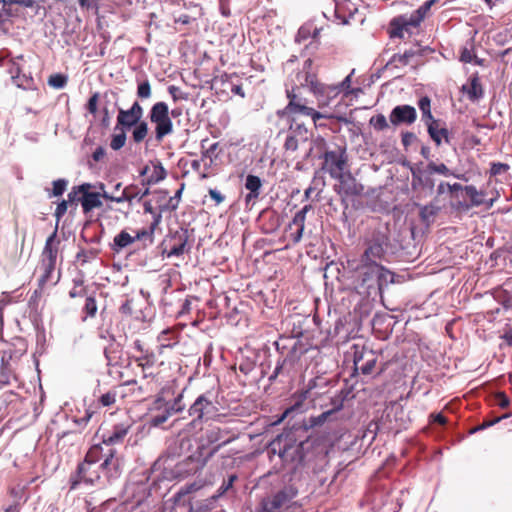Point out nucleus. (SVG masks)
Returning <instances> with one entry per match:
<instances>
[{
    "label": "nucleus",
    "instance_id": "51",
    "mask_svg": "<svg viewBox=\"0 0 512 512\" xmlns=\"http://www.w3.org/2000/svg\"><path fill=\"white\" fill-rule=\"evenodd\" d=\"M67 83V77L62 74H53L48 79V84L54 88H63Z\"/></svg>",
    "mask_w": 512,
    "mask_h": 512
},
{
    "label": "nucleus",
    "instance_id": "33",
    "mask_svg": "<svg viewBox=\"0 0 512 512\" xmlns=\"http://www.w3.org/2000/svg\"><path fill=\"white\" fill-rule=\"evenodd\" d=\"M418 107L422 113V121L428 126L432 122H436L438 119H435L431 112V100L429 97L424 96L419 99Z\"/></svg>",
    "mask_w": 512,
    "mask_h": 512
},
{
    "label": "nucleus",
    "instance_id": "20",
    "mask_svg": "<svg viewBox=\"0 0 512 512\" xmlns=\"http://www.w3.org/2000/svg\"><path fill=\"white\" fill-rule=\"evenodd\" d=\"M187 234L186 232H176L169 239H166L163 244L165 245V250L167 251V256H181L185 252V247L187 244Z\"/></svg>",
    "mask_w": 512,
    "mask_h": 512
},
{
    "label": "nucleus",
    "instance_id": "19",
    "mask_svg": "<svg viewBox=\"0 0 512 512\" xmlns=\"http://www.w3.org/2000/svg\"><path fill=\"white\" fill-rule=\"evenodd\" d=\"M126 128H128V111L120 110L118 115V125L115 127V132L112 135L110 143L113 150H119L125 145Z\"/></svg>",
    "mask_w": 512,
    "mask_h": 512
},
{
    "label": "nucleus",
    "instance_id": "43",
    "mask_svg": "<svg viewBox=\"0 0 512 512\" xmlns=\"http://www.w3.org/2000/svg\"><path fill=\"white\" fill-rule=\"evenodd\" d=\"M369 124L376 131H383L389 128V123L383 114H377L370 118Z\"/></svg>",
    "mask_w": 512,
    "mask_h": 512
},
{
    "label": "nucleus",
    "instance_id": "10",
    "mask_svg": "<svg viewBox=\"0 0 512 512\" xmlns=\"http://www.w3.org/2000/svg\"><path fill=\"white\" fill-rule=\"evenodd\" d=\"M188 413L193 417L191 425L196 426L202 424L204 421L213 419L218 413V408L209 398L208 394H201L190 406Z\"/></svg>",
    "mask_w": 512,
    "mask_h": 512
},
{
    "label": "nucleus",
    "instance_id": "14",
    "mask_svg": "<svg viewBox=\"0 0 512 512\" xmlns=\"http://www.w3.org/2000/svg\"><path fill=\"white\" fill-rule=\"evenodd\" d=\"M323 160L322 169L328 172L333 179L346 173L347 155L345 151H326Z\"/></svg>",
    "mask_w": 512,
    "mask_h": 512
},
{
    "label": "nucleus",
    "instance_id": "61",
    "mask_svg": "<svg viewBox=\"0 0 512 512\" xmlns=\"http://www.w3.org/2000/svg\"><path fill=\"white\" fill-rule=\"evenodd\" d=\"M341 93L337 84H327V106Z\"/></svg>",
    "mask_w": 512,
    "mask_h": 512
},
{
    "label": "nucleus",
    "instance_id": "40",
    "mask_svg": "<svg viewBox=\"0 0 512 512\" xmlns=\"http://www.w3.org/2000/svg\"><path fill=\"white\" fill-rule=\"evenodd\" d=\"M333 404L335 405V408L326 412H323L321 415H319L316 418L312 419L313 425H321L323 424L327 418L335 411H338L343 406V397H338L336 400H333Z\"/></svg>",
    "mask_w": 512,
    "mask_h": 512
},
{
    "label": "nucleus",
    "instance_id": "49",
    "mask_svg": "<svg viewBox=\"0 0 512 512\" xmlns=\"http://www.w3.org/2000/svg\"><path fill=\"white\" fill-rule=\"evenodd\" d=\"M237 476L232 474L229 476L227 481H224L222 485L218 488L216 495L213 496L214 499H217L223 496L229 489L233 487L234 482L236 481Z\"/></svg>",
    "mask_w": 512,
    "mask_h": 512
},
{
    "label": "nucleus",
    "instance_id": "18",
    "mask_svg": "<svg viewBox=\"0 0 512 512\" xmlns=\"http://www.w3.org/2000/svg\"><path fill=\"white\" fill-rule=\"evenodd\" d=\"M112 261L111 272L108 280L113 282L115 285L124 287L128 282V264L126 263V257L123 261L121 257L113 255Z\"/></svg>",
    "mask_w": 512,
    "mask_h": 512
},
{
    "label": "nucleus",
    "instance_id": "36",
    "mask_svg": "<svg viewBox=\"0 0 512 512\" xmlns=\"http://www.w3.org/2000/svg\"><path fill=\"white\" fill-rule=\"evenodd\" d=\"M167 117H169V108L165 102H157L152 106L149 115L150 120Z\"/></svg>",
    "mask_w": 512,
    "mask_h": 512
},
{
    "label": "nucleus",
    "instance_id": "4",
    "mask_svg": "<svg viewBox=\"0 0 512 512\" xmlns=\"http://www.w3.org/2000/svg\"><path fill=\"white\" fill-rule=\"evenodd\" d=\"M388 272L382 264L363 263L360 261L359 265L354 268L355 288L359 293L369 294L370 289L381 286V282L386 280L385 275Z\"/></svg>",
    "mask_w": 512,
    "mask_h": 512
},
{
    "label": "nucleus",
    "instance_id": "23",
    "mask_svg": "<svg viewBox=\"0 0 512 512\" xmlns=\"http://www.w3.org/2000/svg\"><path fill=\"white\" fill-rule=\"evenodd\" d=\"M427 131L437 146H440L443 140L447 144L450 143L449 131L444 126V123L441 122V120H437L436 122L429 124L427 126Z\"/></svg>",
    "mask_w": 512,
    "mask_h": 512
},
{
    "label": "nucleus",
    "instance_id": "7",
    "mask_svg": "<svg viewBox=\"0 0 512 512\" xmlns=\"http://www.w3.org/2000/svg\"><path fill=\"white\" fill-rule=\"evenodd\" d=\"M27 350L26 342L18 337L13 340L11 345L0 354V389L10 385L12 378H15L11 368L10 361L13 358L22 356Z\"/></svg>",
    "mask_w": 512,
    "mask_h": 512
},
{
    "label": "nucleus",
    "instance_id": "6",
    "mask_svg": "<svg viewBox=\"0 0 512 512\" xmlns=\"http://www.w3.org/2000/svg\"><path fill=\"white\" fill-rule=\"evenodd\" d=\"M364 243L366 248L361 255L360 261L363 263L381 264L385 259L386 247L389 243L387 229L376 227L366 236Z\"/></svg>",
    "mask_w": 512,
    "mask_h": 512
},
{
    "label": "nucleus",
    "instance_id": "47",
    "mask_svg": "<svg viewBox=\"0 0 512 512\" xmlns=\"http://www.w3.org/2000/svg\"><path fill=\"white\" fill-rule=\"evenodd\" d=\"M83 312L88 317H95L97 313V303L94 297L87 296L85 300V305L83 307Z\"/></svg>",
    "mask_w": 512,
    "mask_h": 512
},
{
    "label": "nucleus",
    "instance_id": "39",
    "mask_svg": "<svg viewBox=\"0 0 512 512\" xmlns=\"http://www.w3.org/2000/svg\"><path fill=\"white\" fill-rule=\"evenodd\" d=\"M207 141V138L201 141V160H204L205 158H210L211 162H213V160L217 159L218 157L217 150L219 148V143L215 142L211 144L208 148H206L205 143Z\"/></svg>",
    "mask_w": 512,
    "mask_h": 512
},
{
    "label": "nucleus",
    "instance_id": "41",
    "mask_svg": "<svg viewBox=\"0 0 512 512\" xmlns=\"http://www.w3.org/2000/svg\"><path fill=\"white\" fill-rule=\"evenodd\" d=\"M86 188H91V185L88 183L82 184L77 187H73L71 192L68 194V202L70 205L77 206L78 203H81V196H83V192Z\"/></svg>",
    "mask_w": 512,
    "mask_h": 512
},
{
    "label": "nucleus",
    "instance_id": "45",
    "mask_svg": "<svg viewBox=\"0 0 512 512\" xmlns=\"http://www.w3.org/2000/svg\"><path fill=\"white\" fill-rule=\"evenodd\" d=\"M427 170L431 174L437 173V174L444 175L446 177L453 175L451 170L444 163L436 164L434 162H430L427 165Z\"/></svg>",
    "mask_w": 512,
    "mask_h": 512
},
{
    "label": "nucleus",
    "instance_id": "27",
    "mask_svg": "<svg viewBox=\"0 0 512 512\" xmlns=\"http://www.w3.org/2000/svg\"><path fill=\"white\" fill-rule=\"evenodd\" d=\"M108 196V194H99L97 192H92L91 188H86L83 192V196H81V205L84 213H89L94 208H98L102 206V202L100 196Z\"/></svg>",
    "mask_w": 512,
    "mask_h": 512
},
{
    "label": "nucleus",
    "instance_id": "34",
    "mask_svg": "<svg viewBox=\"0 0 512 512\" xmlns=\"http://www.w3.org/2000/svg\"><path fill=\"white\" fill-rule=\"evenodd\" d=\"M128 432V426L120 424L114 427L113 431L104 439V443L108 445L123 442Z\"/></svg>",
    "mask_w": 512,
    "mask_h": 512
},
{
    "label": "nucleus",
    "instance_id": "35",
    "mask_svg": "<svg viewBox=\"0 0 512 512\" xmlns=\"http://www.w3.org/2000/svg\"><path fill=\"white\" fill-rule=\"evenodd\" d=\"M464 191L466 195L470 198L471 204L466 205V208L472 207V206H480L484 204V191H478L475 186L473 185H467L464 187Z\"/></svg>",
    "mask_w": 512,
    "mask_h": 512
},
{
    "label": "nucleus",
    "instance_id": "24",
    "mask_svg": "<svg viewBox=\"0 0 512 512\" xmlns=\"http://www.w3.org/2000/svg\"><path fill=\"white\" fill-rule=\"evenodd\" d=\"M205 465V461L201 462L199 458L189 456L176 466L177 473L181 476H188L197 473Z\"/></svg>",
    "mask_w": 512,
    "mask_h": 512
},
{
    "label": "nucleus",
    "instance_id": "38",
    "mask_svg": "<svg viewBox=\"0 0 512 512\" xmlns=\"http://www.w3.org/2000/svg\"><path fill=\"white\" fill-rule=\"evenodd\" d=\"M312 209L310 204L305 205L301 210H299L293 217L291 223L289 224V228L292 226H296L298 229H305V221L306 214Z\"/></svg>",
    "mask_w": 512,
    "mask_h": 512
},
{
    "label": "nucleus",
    "instance_id": "37",
    "mask_svg": "<svg viewBox=\"0 0 512 512\" xmlns=\"http://www.w3.org/2000/svg\"><path fill=\"white\" fill-rule=\"evenodd\" d=\"M132 127H133L132 138H133L134 142H136V143L142 142L148 134L147 122L139 120V122H137V124H134V126H132Z\"/></svg>",
    "mask_w": 512,
    "mask_h": 512
},
{
    "label": "nucleus",
    "instance_id": "13",
    "mask_svg": "<svg viewBox=\"0 0 512 512\" xmlns=\"http://www.w3.org/2000/svg\"><path fill=\"white\" fill-rule=\"evenodd\" d=\"M336 180L338 184L334 186V190L340 195L342 204H344L348 198L360 196L363 193V185L358 183L350 172H346L337 177Z\"/></svg>",
    "mask_w": 512,
    "mask_h": 512
},
{
    "label": "nucleus",
    "instance_id": "55",
    "mask_svg": "<svg viewBox=\"0 0 512 512\" xmlns=\"http://www.w3.org/2000/svg\"><path fill=\"white\" fill-rule=\"evenodd\" d=\"M509 169H510V166L506 163L493 162V163H491V167H490V175L497 176L500 174H504V173L508 172Z\"/></svg>",
    "mask_w": 512,
    "mask_h": 512
},
{
    "label": "nucleus",
    "instance_id": "62",
    "mask_svg": "<svg viewBox=\"0 0 512 512\" xmlns=\"http://www.w3.org/2000/svg\"><path fill=\"white\" fill-rule=\"evenodd\" d=\"M10 73L12 74V79H13L14 83L18 87L24 86V83H23V81H22V79L20 77V68L15 63L12 64V68L10 69Z\"/></svg>",
    "mask_w": 512,
    "mask_h": 512
},
{
    "label": "nucleus",
    "instance_id": "9",
    "mask_svg": "<svg viewBox=\"0 0 512 512\" xmlns=\"http://www.w3.org/2000/svg\"><path fill=\"white\" fill-rule=\"evenodd\" d=\"M114 457V451L110 450L109 455L99 465L88 464L85 471H81V463L78 465L77 470L70 476V490L77 489L82 483L86 485H93L100 479V470L108 466Z\"/></svg>",
    "mask_w": 512,
    "mask_h": 512
},
{
    "label": "nucleus",
    "instance_id": "46",
    "mask_svg": "<svg viewBox=\"0 0 512 512\" xmlns=\"http://www.w3.org/2000/svg\"><path fill=\"white\" fill-rule=\"evenodd\" d=\"M143 116V108L138 102H134L133 105L130 107V128L134 126V124H137L139 120H141Z\"/></svg>",
    "mask_w": 512,
    "mask_h": 512
},
{
    "label": "nucleus",
    "instance_id": "22",
    "mask_svg": "<svg viewBox=\"0 0 512 512\" xmlns=\"http://www.w3.org/2000/svg\"><path fill=\"white\" fill-rule=\"evenodd\" d=\"M60 240L57 238V228L46 239L45 246L41 254V260L56 263L59 252Z\"/></svg>",
    "mask_w": 512,
    "mask_h": 512
},
{
    "label": "nucleus",
    "instance_id": "17",
    "mask_svg": "<svg viewBox=\"0 0 512 512\" xmlns=\"http://www.w3.org/2000/svg\"><path fill=\"white\" fill-rule=\"evenodd\" d=\"M358 12V8L351 0H334V16L340 24H349Z\"/></svg>",
    "mask_w": 512,
    "mask_h": 512
},
{
    "label": "nucleus",
    "instance_id": "3",
    "mask_svg": "<svg viewBox=\"0 0 512 512\" xmlns=\"http://www.w3.org/2000/svg\"><path fill=\"white\" fill-rule=\"evenodd\" d=\"M318 77V69L314 67V62L311 58L306 59L303 62V66L300 70L295 72L290 77V88H287L286 95L289 99L288 104H299L306 102V99L302 97L301 90L308 88L310 91Z\"/></svg>",
    "mask_w": 512,
    "mask_h": 512
},
{
    "label": "nucleus",
    "instance_id": "60",
    "mask_svg": "<svg viewBox=\"0 0 512 512\" xmlns=\"http://www.w3.org/2000/svg\"><path fill=\"white\" fill-rule=\"evenodd\" d=\"M416 139L417 137L413 132L405 131L401 133V143L405 150H407Z\"/></svg>",
    "mask_w": 512,
    "mask_h": 512
},
{
    "label": "nucleus",
    "instance_id": "11",
    "mask_svg": "<svg viewBox=\"0 0 512 512\" xmlns=\"http://www.w3.org/2000/svg\"><path fill=\"white\" fill-rule=\"evenodd\" d=\"M297 494L298 490L294 485H286L272 497L263 499L256 512H279V510L288 505Z\"/></svg>",
    "mask_w": 512,
    "mask_h": 512
},
{
    "label": "nucleus",
    "instance_id": "30",
    "mask_svg": "<svg viewBox=\"0 0 512 512\" xmlns=\"http://www.w3.org/2000/svg\"><path fill=\"white\" fill-rule=\"evenodd\" d=\"M150 121L155 124V137L157 141H161L166 135L173 131V123L170 117Z\"/></svg>",
    "mask_w": 512,
    "mask_h": 512
},
{
    "label": "nucleus",
    "instance_id": "64",
    "mask_svg": "<svg viewBox=\"0 0 512 512\" xmlns=\"http://www.w3.org/2000/svg\"><path fill=\"white\" fill-rule=\"evenodd\" d=\"M497 405L501 408H507L510 404V400L507 395L503 392H499L495 396Z\"/></svg>",
    "mask_w": 512,
    "mask_h": 512
},
{
    "label": "nucleus",
    "instance_id": "53",
    "mask_svg": "<svg viewBox=\"0 0 512 512\" xmlns=\"http://www.w3.org/2000/svg\"><path fill=\"white\" fill-rule=\"evenodd\" d=\"M99 93L95 92L92 94V96L89 98L86 109L87 111L92 114L94 117H96L97 111H98V103H99Z\"/></svg>",
    "mask_w": 512,
    "mask_h": 512
},
{
    "label": "nucleus",
    "instance_id": "57",
    "mask_svg": "<svg viewBox=\"0 0 512 512\" xmlns=\"http://www.w3.org/2000/svg\"><path fill=\"white\" fill-rule=\"evenodd\" d=\"M299 146V137L293 134H289L285 140L284 148L286 151L295 152Z\"/></svg>",
    "mask_w": 512,
    "mask_h": 512
},
{
    "label": "nucleus",
    "instance_id": "31",
    "mask_svg": "<svg viewBox=\"0 0 512 512\" xmlns=\"http://www.w3.org/2000/svg\"><path fill=\"white\" fill-rule=\"evenodd\" d=\"M310 92L317 99L318 107L324 108L327 106V84L321 82L318 78L314 81Z\"/></svg>",
    "mask_w": 512,
    "mask_h": 512
},
{
    "label": "nucleus",
    "instance_id": "8",
    "mask_svg": "<svg viewBox=\"0 0 512 512\" xmlns=\"http://www.w3.org/2000/svg\"><path fill=\"white\" fill-rule=\"evenodd\" d=\"M166 177V171L161 164L153 165L150 168L148 165L139 169V175L134 181H139L141 186L137 184H130V204L132 200L138 195L145 196L149 193V186L157 183Z\"/></svg>",
    "mask_w": 512,
    "mask_h": 512
},
{
    "label": "nucleus",
    "instance_id": "5",
    "mask_svg": "<svg viewBox=\"0 0 512 512\" xmlns=\"http://www.w3.org/2000/svg\"><path fill=\"white\" fill-rule=\"evenodd\" d=\"M439 0H428L410 15H400L393 18L389 24L390 37L402 38L404 33L411 34V29L418 28L425 19L431 7Z\"/></svg>",
    "mask_w": 512,
    "mask_h": 512
},
{
    "label": "nucleus",
    "instance_id": "29",
    "mask_svg": "<svg viewBox=\"0 0 512 512\" xmlns=\"http://www.w3.org/2000/svg\"><path fill=\"white\" fill-rule=\"evenodd\" d=\"M136 363V368L139 369L142 373V377L146 378L148 375L152 374V368L154 365V356L149 354L148 352L145 355L133 356Z\"/></svg>",
    "mask_w": 512,
    "mask_h": 512
},
{
    "label": "nucleus",
    "instance_id": "54",
    "mask_svg": "<svg viewBox=\"0 0 512 512\" xmlns=\"http://www.w3.org/2000/svg\"><path fill=\"white\" fill-rule=\"evenodd\" d=\"M460 60L463 63H471L474 60L476 64H482V61L478 60L477 57L473 54V51L471 49H468L467 47H464L462 49L460 54Z\"/></svg>",
    "mask_w": 512,
    "mask_h": 512
},
{
    "label": "nucleus",
    "instance_id": "12",
    "mask_svg": "<svg viewBox=\"0 0 512 512\" xmlns=\"http://www.w3.org/2000/svg\"><path fill=\"white\" fill-rule=\"evenodd\" d=\"M353 362L356 370L361 371L363 375H370L376 366L377 355L365 345H353Z\"/></svg>",
    "mask_w": 512,
    "mask_h": 512
},
{
    "label": "nucleus",
    "instance_id": "63",
    "mask_svg": "<svg viewBox=\"0 0 512 512\" xmlns=\"http://www.w3.org/2000/svg\"><path fill=\"white\" fill-rule=\"evenodd\" d=\"M75 286L74 288L69 292V295L71 298H75L78 296H83L85 294V289L82 287L83 282L81 280L74 281Z\"/></svg>",
    "mask_w": 512,
    "mask_h": 512
},
{
    "label": "nucleus",
    "instance_id": "48",
    "mask_svg": "<svg viewBox=\"0 0 512 512\" xmlns=\"http://www.w3.org/2000/svg\"><path fill=\"white\" fill-rule=\"evenodd\" d=\"M439 208L434 205H426L420 210V217L423 221H430L438 213Z\"/></svg>",
    "mask_w": 512,
    "mask_h": 512
},
{
    "label": "nucleus",
    "instance_id": "25",
    "mask_svg": "<svg viewBox=\"0 0 512 512\" xmlns=\"http://www.w3.org/2000/svg\"><path fill=\"white\" fill-rule=\"evenodd\" d=\"M462 91L467 94L471 101H477L483 97L484 89L478 74H474L469 78V84L463 85Z\"/></svg>",
    "mask_w": 512,
    "mask_h": 512
},
{
    "label": "nucleus",
    "instance_id": "42",
    "mask_svg": "<svg viewBox=\"0 0 512 512\" xmlns=\"http://www.w3.org/2000/svg\"><path fill=\"white\" fill-rule=\"evenodd\" d=\"M128 246V232L122 230L115 238L113 244L114 255L121 257L120 250Z\"/></svg>",
    "mask_w": 512,
    "mask_h": 512
},
{
    "label": "nucleus",
    "instance_id": "2",
    "mask_svg": "<svg viewBox=\"0 0 512 512\" xmlns=\"http://www.w3.org/2000/svg\"><path fill=\"white\" fill-rule=\"evenodd\" d=\"M304 442H298L289 435H278L268 447L270 457L278 455L283 465L291 464L294 469L302 464L304 454Z\"/></svg>",
    "mask_w": 512,
    "mask_h": 512
},
{
    "label": "nucleus",
    "instance_id": "21",
    "mask_svg": "<svg viewBox=\"0 0 512 512\" xmlns=\"http://www.w3.org/2000/svg\"><path fill=\"white\" fill-rule=\"evenodd\" d=\"M420 49H408L403 53L394 54L386 64L388 69H399L409 65L415 57L421 56Z\"/></svg>",
    "mask_w": 512,
    "mask_h": 512
},
{
    "label": "nucleus",
    "instance_id": "26",
    "mask_svg": "<svg viewBox=\"0 0 512 512\" xmlns=\"http://www.w3.org/2000/svg\"><path fill=\"white\" fill-rule=\"evenodd\" d=\"M56 269V263L47 262L40 260L39 270L41 275L39 277V286L43 288L48 283H57L59 280V275L54 280V273Z\"/></svg>",
    "mask_w": 512,
    "mask_h": 512
},
{
    "label": "nucleus",
    "instance_id": "59",
    "mask_svg": "<svg viewBox=\"0 0 512 512\" xmlns=\"http://www.w3.org/2000/svg\"><path fill=\"white\" fill-rule=\"evenodd\" d=\"M67 187V181L65 179H58L53 182L52 196H61Z\"/></svg>",
    "mask_w": 512,
    "mask_h": 512
},
{
    "label": "nucleus",
    "instance_id": "56",
    "mask_svg": "<svg viewBox=\"0 0 512 512\" xmlns=\"http://www.w3.org/2000/svg\"><path fill=\"white\" fill-rule=\"evenodd\" d=\"M290 133L293 135H296L297 137H300L301 140L306 141L307 140V129L304 127V125L301 124H291L290 125Z\"/></svg>",
    "mask_w": 512,
    "mask_h": 512
},
{
    "label": "nucleus",
    "instance_id": "44",
    "mask_svg": "<svg viewBox=\"0 0 512 512\" xmlns=\"http://www.w3.org/2000/svg\"><path fill=\"white\" fill-rule=\"evenodd\" d=\"M161 348L173 347L177 343L176 334L171 330H165L159 336Z\"/></svg>",
    "mask_w": 512,
    "mask_h": 512
},
{
    "label": "nucleus",
    "instance_id": "52",
    "mask_svg": "<svg viewBox=\"0 0 512 512\" xmlns=\"http://www.w3.org/2000/svg\"><path fill=\"white\" fill-rule=\"evenodd\" d=\"M200 488H201V485H199L197 483H192V484L182 487L174 496L175 502L179 501L183 496H185L189 493L195 492V491L199 490Z\"/></svg>",
    "mask_w": 512,
    "mask_h": 512
},
{
    "label": "nucleus",
    "instance_id": "28",
    "mask_svg": "<svg viewBox=\"0 0 512 512\" xmlns=\"http://www.w3.org/2000/svg\"><path fill=\"white\" fill-rule=\"evenodd\" d=\"M261 186L262 182L258 176L250 174L246 177L245 188L249 190V193L245 196L246 203H249L259 197Z\"/></svg>",
    "mask_w": 512,
    "mask_h": 512
},
{
    "label": "nucleus",
    "instance_id": "58",
    "mask_svg": "<svg viewBox=\"0 0 512 512\" xmlns=\"http://www.w3.org/2000/svg\"><path fill=\"white\" fill-rule=\"evenodd\" d=\"M171 416V411L169 409H165L160 414H157L150 419V423L152 426H159L167 421V419Z\"/></svg>",
    "mask_w": 512,
    "mask_h": 512
},
{
    "label": "nucleus",
    "instance_id": "15",
    "mask_svg": "<svg viewBox=\"0 0 512 512\" xmlns=\"http://www.w3.org/2000/svg\"><path fill=\"white\" fill-rule=\"evenodd\" d=\"M417 119L416 109L411 105L395 106L389 115V121L394 126L411 125Z\"/></svg>",
    "mask_w": 512,
    "mask_h": 512
},
{
    "label": "nucleus",
    "instance_id": "50",
    "mask_svg": "<svg viewBox=\"0 0 512 512\" xmlns=\"http://www.w3.org/2000/svg\"><path fill=\"white\" fill-rule=\"evenodd\" d=\"M137 96L140 99H147L151 96V85L148 80H144L138 84Z\"/></svg>",
    "mask_w": 512,
    "mask_h": 512
},
{
    "label": "nucleus",
    "instance_id": "32",
    "mask_svg": "<svg viewBox=\"0 0 512 512\" xmlns=\"http://www.w3.org/2000/svg\"><path fill=\"white\" fill-rule=\"evenodd\" d=\"M102 458V447L100 445L92 446L86 456L84 461L81 463V471H85V468H88V464L99 465L98 462Z\"/></svg>",
    "mask_w": 512,
    "mask_h": 512
},
{
    "label": "nucleus",
    "instance_id": "1",
    "mask_svg": "<svg viewBox=\"0 0 512 512\" xmlns=\"http://www.w3.org/2000/svg\"><path fill=\"white\" fill-rule=\"evenodd\" d=\"M159 199L156 200L157 209L152 205V201H144L143 216L145 217V226L138 228L135 231V236H130V245L135 242H141L143 247L153 243V234L156 227L161 222V214L165 211H174L178 208L180 201L176 197H169L166 199V194H159Z\"/></svg>",
    "mask_w": 512,
    "mask_h": 512
},
{
    "label": "nucleus",
    "instance_id": "16",
    "mask_svg": "<svg viewBox=\"0 0 512 512\" xmlns=\"http://www.w3.org/2000/svg\"><path fill=\"white\" fill-rule=\"evenodd\" d=\"M287 114H302L304 116H309L312 118L315 127L322 126V124L318 123L321 118H326L327 116L315 110L313 107H309L306 105V102H301L299 104H287L286 107L278 112V115L284 116Z\"/></svg>",
    "mask_w": 512,
    "mask_h": 512
}]
</instances>
